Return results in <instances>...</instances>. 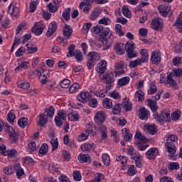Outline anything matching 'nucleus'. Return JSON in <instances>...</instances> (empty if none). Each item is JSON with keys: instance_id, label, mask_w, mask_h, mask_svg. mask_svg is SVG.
<instances>
[{"instance_id": "obj_47", "label": "nucleus", "mask_w": 182, "mask_h": 182, "mask_svg": "<svg viewBox=\"0 0 182 182\" xmlns=\"http://www.w3.org/2000/svg\"><path fill=\"white\" fill-rule=\"evenodd\" d=\"M102 161L105 166H109L110 164V156L107 154H103Z\"/></svg>"}, {"instance_id": "obj_31", "label": "nucleus", "mask_w": 182, "mask_h": 182, "mask_svg": "<svg viewBox=\"0 0 182 182\" xmlns=\"http://www.w3.org/2000/svg\"><path fill=\"white\" fill-rule=\"evenodd\" d=\"M102 105L105 109H111L113 102H112V100L109 98H105L103 100Z\"/></svg>"}, {"instance_id": "obj_22", "label": "nucleus", "mask_w": 182, "mask_h": 182, "mask_svg": "<svg viewBox=\"0 0 182 182\" xmlns=\"http://www.w3.org/2000/svg\"><path fill=\"white\" fill-rule=\"evenodd\" d=\"M88 56V60L90 62H95L96 60H99L100 59V55L97 53L95 52H90L87 54Z\"/></svg>"}, {"instance_id": "obj_56", "label": "nucleus", "mask_w": 182, "mask_h": 182, "mask_svg": "<svg viewBox=\"0 0 182 182\" xmlns=\"http://www.w3.org/2000/svg\"><path fill=\"white\" fill-rule=\"evenodd\" d=\"M48 29H50V31L56 32V29H58V23H56L55 21H52L48 26Z\"/></svg>"}, {"instance_id": "obj_12", "label": "nucleus", "mask_w": 182, "mask_h": 182, "mask_svg": "<svg viewBox=\"0 0 182 182\" xmlns=\"http://www.w3.org/2000/svg\"><path fill=\"white\" fill-rule=\"evenodd\" d=\"M0 153L3 154V156L14 157L16 154V150L10 149L6 151V146L4 144H2L0 146Z\"/></svg>"}, {"instance_id": "obj_21", "label": "nucleus", "mask_w": 182, "mask_h": 182, "mask_svg": "<svg viewBox=\"0 0 182 182\" xmlns=\"http://www.w3.org/2000/svg\"><path fill=\"white\" fill-rule=\"evenodd\" d=\"M159 11V14H161L162 16H167V15H168V12L171 11V9L168 6H160Z\"/></svg>"}, {"instance_id": "obj_18", "label": "nucleus", "mask_w": 182, "mask_h": 182, "mask_svg": "<svg viewBox=\"0 0 182 182\" xmlns=\"http://www.w3.org/2000/svg\"><path fill=\"white\" fill-rule=\"evenodd\" d=\"M173 26H176L178 32L182 33V12L179 14V17L176 19Z\"/></svg>"}, {"instance_id": "obj_46", "label": "nucleus", "mask_w": 182, "mask_h": 182, "mask_svg": "<svg viewBox=\"0 0 182 182\" xmlns=\"http://www.w3.org/2000/svg\"><path fill=\"white\" fill-rule=\"evenodd\" d=\"M50 144L52 146V151H55V150H56V149H58V147L59 146V142L58 141V138H56L55 139H52L50 141Z\"/></svg>"}, {"instance_id": "obj_25", "label": "nucleus", "mask_w": 182, "mask_h": 182, "mask_svg": "<svg viewBox=\"0 0 182 182\" xmlns=\"http://www.w3.org/2000/svg\"><path fill=\"white\" fill-rule=\"evenodd\" d=\"M9 14L13 15V16H18V14H19V8L15 7L14 5L11 4L9 6Z\"/></svg>"}, {"instance_id": "obj_2", "label": "nucleus", "mask_w": 182, "mask_h": 182, "mask_svg": "<svg viewBox=\"0 0 182 182\" xmlns=\"http://www.w3.org/2000/svg\"><path fill=\"white\" fill-rule=\"evenodd\" d=\"M53 114H55V108L53 106H50L48 109H46L43 114L38 115L39 121L38 122V126L43 127L45 124L49 122V117H53Z\"/></svg>"}, {"instance_id": "obj_7", "label": "nucleus", "mask_w": 182, "mask_h": 182, "mask_svg": "<svg viewBox=\"0 0 182 182\" xmlns=\"http://www.w3.org/2000/svg\"><path fill=\"white\" fill-rule=\"evenodd\" d=\"M4 127H5L6 132L9 134L12 143H16V141H18V135L16 134V132H15V129L9 126L8 123H4Z\"/></svg>"}, {"instance_id": "obj_17", "label": "nucleus", "mask_w": 182, "mask_h": 182, "mask_svg": "<svg viewBox=\"0 0 182 182\" xmlns=\"http://www.w3.org/2000/svg\"><path fill=\"white\" fill-rule=\"evenodd\" d=\"M13 168L16 171V177L18 178H21V177L25 174V171H23V169L21 167V164H16L13 166Z\"/></svg>"}, {"instance_id": "obj_32", "label": "nucleus", "mask_w": 182, "mask_h": 182, "mask_svg": "<svg viewBox=\"0 0 182 182\" xmlns=\"http://www.w3.org/2000/svg\"><path fill=\"white\" fill-rule=\"evenodd\" d=\"M129 82H130V77H124L118 80V85H120V86H126V85H129Z\"/></svg>"}, {"instance_id": "obj_8", "label": "nucleus", "mask_w": 182, "mask_h": 182, "mask_svg": "<svg viewBox=\"0 0 182 182\" xmlns=\"http://www.w3.org/2000/svg\"><path fill=\"white\" fill-rule=\"evenodd\" d=\"M89 136H96V132H93V129H92V127L90 125L88 128L85 129L84 132H82L79 136H78V141H83L84 140H86Z\"/></svg>"}, {"instance_id": "obj_10", "label": "nucleus", "mask_w": 182, "mask_h": 182, "mask_svg": "<svg viewBox=\"0 0 182 182\" xmlns=\"http://www.w3.org/2000/svg\"><path fill=\"white\" fill-rule=\"evenodd\" d=\"M43 29H45V25L42 23H36L34 26L31 28V31L36 36H39V35H42V32H43Z\"/></svg>"}, {"instance_id": "obj_28", "label": "nucleus", "mask_w": 182, "mask_h": 182, "mask_svg": "<svg viewBox=\"0 0 182 182\" xmlns=\"http://www.w3.org/2000/svg\"><path fill=\"white\" fill-rule=\"evenodd\" d=\"M95 144H89L87 142L85 143L84 144L81 145V150L82 151H90L92 149H93V146Z\"/></svg>"}, {"instance_id": "obj_53", "label": "nucleus", "mask_w": 182, "mask_h": 182, "mask_svg": "<svg viewBox=\"0 0 182 182\" xmlns=\"http://www.w3.org/2000/svg\"><path fill=\"white\" fill-rule=\"evenodd\" d=\"M92 2L90 0H84L80 4V9H82L83 6H90Z\"/></svg>"}, {"instance_id": "obj_29", "label": "nucleus", "mask_w": 182, "mask_h": 182, "mask_svg": "<svg viewBox=\"0 0 182 182\" xmlns=\"http://www.w3.org/2000/svg\"><path fill=\"white\" fill-rule=\"evenodd\" d=\"M48 150H49V146L48 144H43L38 151L39 154H42L45 156L48 153Z\"/></svg>"}, {"instance_id": "obj_45", "label": "nucleus", "mask_w": 182, "mask_h": 182, "mask_svg": "<svg viewBox=\"0 0 182 182\" xmlns=\"http://www.w3.org/2000/svg\"><path fill=\"white\" fill-rule=\"evenodd\" d=\"M181 114V112L178 109L176 110L172 114H171V119L172 120H178L180 119Z\"/></svg>"}, {"instance_id": "obj_34", "label": "nucleus", "mask_w": 182, "mask_h": 182, "mask_svg": "<svg viewBox=\"0 0 182 182\" xmlns=\"http://www.w3.org/2000/svg\"><path fill=\"white\" fill-rule=\"evenodd\" d=\"M101 12L99 10H94L92 11L90 16V19L91 21H96L97 19V17L99 15H100Z\"/></svg>"}, {"instance_id": "obj_43", "label": "nucleus", "mask_w": 182, "mask_h": 182, "mask_svg": "<svg viewBox=\"0 0 182 182\" xmlns=\"http://www.w3.org/2000/svg\"><path fill=\"white\" fill-rule=\"evenodd\" d=\"M18 124L20 127H25V126L28 125V118H21L18 122Z\"/></svg>"}, {"instance_id": "obj_15", "label": "nucleus", "mask_w": 182, "mask_h": 182, "mask_svg": "<svg viewBox=\"0 0 182 182\" xmlns=\"http://www.w3.org/2000/svg\"><path fill=\"white\" fill-rule=\"evenodd\" d=\"M98 65H99L97 67L96 70L98 73L103 75V73H105V72H106V70L107 69V62H106V60H102Z\"/></svg>"}, {"instance_id": "obj_38", "label": "nucleus", "mask_w": 182, "mask_h": 182, "mask_svg": "<svg viewBox=\"0 0 182 182\" xmlns=\"http://www.w3.org/2000/svg\"><path fill=\"white\" fill-rule=\"evenodd\" d=\"M80 87V85L78 83H74L70 86L69 92L70 93H76V92L79 90Z\"/></svg>"}, {"instance_id": "obj_61", "label": "nucleus", "mask_w": 182, "mask_h": 182, "mask_svg": "<svg viewBox=\"0 0 182 182\" xmlns=\"http://www.w3.org/2000/svg\"><path fill=\"white\" fill-rule=\"evenodd\" d=\"M137 65H141L140 63V58H137L134 61H131L129 63V68H136Z\"/></svg>"}, {"instance_id": "obj_37", "label": "nucleus", "mask_w": 182, "mask_h": 182, "mask_svg": "<svg viewBox=\"0 0 182 182\" xmlns=\"http://www.w3.org/2000/svg\"><path fill=\"white\" fill-rule=\"evenodd\" d=\"M122 104H117L112 107L113 114H119L122 112Z\"/></svg>"}, {"instance_id": "obj_1", "label": "nucleus", "mask_w": 182, "mask_h": 182, "mask_svg": "<svg viewBox=\"0 0 182 182\" xmlns=\"http://www.w3.org/2000/svg\"><path fill=\"white\" fill-rule=\"evenodd\" d=\"M106 120V114L105 112L100 111L96 113L95 116V122L99 126L100 133L101 134V139H105L107 137V127L103 124Z\"/></svg>"}, {"instance_id": "obj_11", "label": "nucleus", "mask_w": 182, "mask_h": 182, "mask_svg": "<svg viewBox=\"0 0 182 182\" xmlns=\"http://www.w3.org/2000/svg\"><path fill=\"white\" fill-rule=\"evenodd\" d=\"M114 49L117 55H123L127 49V43H117L114 44Z\"/></svg>"}, {"instance_id": "obj_35", "label": "nucleus", "mask_w": 182, "mask_h": 182, "mask_svg": "<svg viewBox=\"0 0 182 182\" xmlns=\"http://www.w3.org/2000/svg\"><path fill=\"white\" fill-rule=\"evenodd\" d=\"M17 85L21 89H29L31 87V84L28 82L18 81Z\"/></svg>"}, {"instance_id": "obj_14", "label": "nucleus", "mask_w": 182, "mask_h": 182, "mask_svg": "<svg viewBox=\"0 0 182 182\" xmlns=\"http://www.w3.org/2000/svg\"><path fill=\"white\" fill-rule=\"evenodd\" d=\"M151 60L154 65H159V63H160V60H161L160 51H154L151 57Z\"/></svg>"}, {"instance_id": "obj_6", "label": "nucleus", "mask_w": 182, "mask_h": 182, "mask_svg": "<svg viewBox=\"0 0 182 182\" xmlns=\"http://www.w3.org/2000/svg\"><path fill=\"white\" fill-rule=\"evenodd\" d=\"M148 105L149 106L150 109L154 112V116L158 123H163V119L159 113H157V102L154 100H148Z\"/></svg>"}, {"instance_id": "obj_62", "label": "nucleus", "mask_w": 182, "mask_h": 182, "mask_svg": "<svg viewBox=\"0 0 182 182\" xmlns=\"http://www.w3.org/2000/svg\"><path fill=\"white\" fill-rule=\"evenodd\" d=\"M173 74L176 76V77H182V69H173Z\"/></svg>"}, {"instance_id": "obj_59", "label": "nucleus", "mask_w": 182, "mask_h": 182, "mask_svg": "<svg viewBox=\"0 0 182 182\" xmlns=\"http://www.w3.org/2000/svg\"><path fill=\"white\" fill-rule=\"evenodd\" d=\"M99 23L100 25H109L110 23V19L109 18L103 17L100 19Z\"/></svg>"}, {"instance_id": "obj_19", "label": "nucleus", "mask_w": 182, "mask_h": 182, "mask_svg": "<svg viewBox=\"0 0 182 182\" xmlns=\"http://www.w3.org/2000/svg\"><path fill=\"white\" fill-rule=\"evenodd\" d=\"M139 117L141 119V120H147V119H149V112L146 108H140Z\"/></svg>"}, {"instance_id": "obj_5", "label": "nucleus", "mask_w": 182, "mask_h": 182, "mask_svg": "<svg viewBox=\"0 0 182 182\" xmlns=\"http://www.w3.org/2000/svg\"><path fill=\"white\" fill-rule=\"evenodd\" d=\"M117 72L114 71V73H110L107 75H103L100 80H105L104 83L107 85V87H112L113 86V83L116 80V76H117Z\"/></svg>"}, {"instance_id": "obj_44", "label": "nucleus", "mask_w": 182, "mask_h": 182, "mask_svg": "<svg viewBox=\"0 0 182 182\" xmlns=\"http://www.w3.org/2000/svg\"><path fill=\"white\" fill-rule=\"evenodd\" d=\"M15 117H16V116L12 111H10L7 114V120L9 122V123H14Z\"/></svg>"}, {"instance_id": "obj_55", "label": "nucleus", "mask_w": 182, "mask_h": 182, "mask_svg": "<svg viewBox=\"0 0 182 182\" xmlns=\"http://www.w3.org/2000/svg\"><path fill=\"white\" fill-rule=\"evenodd\" d=\"M92 23H86L84 24L82 27V31L84 33H87V32H89V30L92 28Z\"/></svg>"}, {"instance_id": "obj_42", "label": "nucleus", "mask_w": 182, "mask_h": 182, "mask_svg": "<svg viewBox=\"0 0 182 182\" xmlns=\"http://www.w3.org/2000/svg\"><path fill=\"white\" fill-rule=\"evenodd\" d=\"M122 14L127 18H132V13L129 11V7H127V6H124L122 7Z\"/></svg>"}, {"instance_id": "obj_27", "label": "nucleus", "mask_w": 182, "mask_h": 182, "mask_svg": "<svg viewBox=\"0 0 182 182\" xmlns=\"http://www.w3.org/2000/svg\"><path fill=\"white\" fill-rule=\"evenodd\" d=\"M122 134H123V137H124V139L125 140V141H130V139H132V137H133V135L132 134H130L129 130H127V129H126V128L122 129Z\"/></svg>"}, {"instance_id": "obj_36", "label": "nucleus", "mask_w": 182, "mask_h": 182, "mask_svg": "<svg viewBox=\"0 0 182 182\" xmlns=\"http://www.w3.org/2000/svg\"><path fill=\"white\" fill-rule=\"evenodd\" d=\"M122 105L124 107H125V112H130V110H132V103H130L127 99H124Z\"/></svg>"}, {"instance_id": "obj_39", "label": "nucleus", "mask_w": 182, "mask_h": 182, "mask_svg": "<svg viewBox=\"0 0 182 182\" xmlns=\"http://www.w3.org/2000/svg\"><path fill=\"white\" fill-rule=\"evenodd\" d=\"M63 18L65 21H69L70 19V8L65 9L63 12Z\"/></svg>"}, {"instance_id": "obj_60", "label": "nucleus", "mask_w": 182, "mask_h": 182, "mask_svg": "<svg viewBox=\"0 0 182 182\" xmlns=\"http://www.w3.org/2000/svg\"><path fill=\"white\" fill-rule=\"evenodd\" d=\"M4 173L7 176H11L14 173V170L11 166H6L3 170Z\"/></svg>"}, {"instance_id": "obj_4", "label": "nucleus", "mask_w": 182, "mask_h": 182, "mask_svg": "<svg viewBox=\"0 0 182 182\" xmlns=\"http://www.w3.org/2000/svg\"><path fill=\"white\" fill-rule=\"evenodd\" d=\"M75 48H76V46H75V44H71L68 47L67 58H72V56H75L76 60H77L78 62H82V60H83V54L80 52V50H76L75 53Z\"/></svg>"}, {"instance_id": "obj_52", "label": "nucleus", "mask_w": 182, "mask_h": 182, "mask_svg": "<svg viewBox=\"0 0 182 182\" xmlns=\"http://www.w3.org/2000/svg\"><path fill=\"white\" fill-rule=\"evenodd\" d=\"M36 150V143H35V141L29 143L28 151L29 153H32L33 151H35Z\"/></svg>"}, {"instance_id": "obj_20", "label": "nucleus", "mask_w": 182, "mask_h": 182, "mask_svg": "<svg viewBox=\"0 0 182 182\" xmlns=\"http://www.w3.org/2000/svg\"><path fill=\"white\" fill-rule=\"evenodd\" d=\"M73 32V30L72 28H70V26L66 25L63 33L64 36H65L66 39H70V36H72V33Z\"/></svg>"}, {"instance_id": "obj_9", "label": "nucleus", "mask_w": 182, "mask_h": 182, "mask_svg": "<svg viewBox=\"0 0 182 182\" xmlns=\"http://www.w3.org/2000/svg\"><path fill=\"white\" fill-rule=\"evenodd\" d=\"M127 53L129 59H132V58H136L137 56V52L134 50V43L127 42Z\"/></svg>"}, {"instance_id": "obj_30", "label": "nucleus", "mask_w": 182, "mask_h": 182, "mask_svg": "<svg viewBox=\"0 0 182 182\" xmlns=\"http://www.w3.org/2000/svg\"><path fill=\"white\" fill-rule=\"evenodd\" d=\"M78 160L82 163H90V156L87 154L78 156Z\"/></svg>"}, {"instance_id": "obj_3", "label": "nucleus", "mask_w": 182, "mask_h": 182, "mask_svg": "<svg viewBox=\"0 0 182 182\" xmlns=\"http://www.w3.org/2000/svg\"><path fill=\"white\" fill-rule=\"evenodd\" d=\"M91 31L92 32H93V33H95L96 35H100L101 38H102L103 45H107L108 41L106 36H107L109 33H110V28H104L103 26L97 25L96 26L92 27Z\"/></svg>"}, {"instance_id": "obj_24", "label": "nucleus", "mask_w": 182, "mask_h": 182, "mask_svg": "<svg viewBox=\"0 0 182 182\" xmlns=\"http://www.w3.org/2000/svg\"><path fill=\"white\" fill-rule=\"evenodd\" d=\"M144 129L146 130L147 133L151 134L152 136L157 133V129H156V125H144Z\"/></svg>"}, {"instance_id": "obj_33", "label": "nucleus", "mask_w": 182, "mask_h": 182, "mask_svg": "<svg viewBox=\"0 0 182 182\" xmlns=\"http://www.w3.org/2000/svg\"><path fill=\"white\" fill-rule=\"evenodd\" d=\"M135 97H137L138 102L144 100V92L141 90H139L135 92Z\"/></svg>"}, {"instance_id": "obj_40", "label": "nucleus", "mask_w": 182, "mask_h": 182, "mask_svg": "<svg viewBox=\"0 0 182 182\" xmlns=\"http://www.w3.org/2000/svg\"><path fill=\"white\" fill-rule=\"evenodd\" d=\"M60 85L63 89H68L70 86V80L69 79H64L60 82Z\"/></svg>"}, {"instance_id": "obj_58", "label": "nucleus", "mask_w": 182, "mask_h": 182, "mask_svg": "<svg viewBox=\"0 0 182 182\" xmlns=\"http://www.w3.org/2000/svg\"><path fill=\"white\" fill-rule=\"evenodd\" d=\"M88 100V105L90 106V107H96L97 106V100L96 99H90L89 98Z\"/></svg>"}, {"instance_id": "obj_57", "label": "nucleus", "mask_w": 182, "mask_h": 182, "mask_svg": "<svg viewBox=\"0 0 182 182\" xmlns=\"http://www.w3.org/2000/svg\"><path fill=\"white\" fill-rule=\"evenodd\" d=\"M42 73H43V69L42 68H38L32 72V75L34 77L36 76H42Z\"/></svg>"}, {"instance_id": "obj_54", "label": "nucleus", "mask_w": 182, "mask_h": 182, "mask_svg": "<svg viewBox=\"0 0 182 182\" xmlns=\"http://www.w3.org/2000/svg\"><path fill=\"white\" fill-rule=\"evenodd\" d=\"M157 92V87L155 84H151L150 89L148 90V95H154Z\"/></svg>"}, {"instance_id": "obj_50", "label": "nucleus", "mask_w": 182, "mask_h": 182, "mask_svg": "<svg viewBox=\"0 0 182 182\" xmlns=\"http://www.w3.org/2000/svg\"><path fill=\"white\" fill-rule=\"evenodd\" d=\"M136 173H137V171L136 170V168H134V165H131L129 167L127 173L129 176H134V174H136Z\"/></svg>"}, {"instance_id": "obj_49", "label": "nucleus", "mask_w": 182, "mask_h": 182, "mask_svg": "<svg viewBox=\"0 0 182 182\" xmlns=\"http://www.w3.org/2000/svg\"><path fill=\"white\" fill-rule=\"evenodd\" d=\"M135 138L138 139L139 140H141V141H143L144 143H145V141H147V139H146V136L143 135L140 132L136 133Z\"/></svg>"}, {"instance_id": "obj_16", "label": "nucleus", "mask_w": 182, "mask_h": 182, "mask_svg": "<svg viewBox=\"0 0 182 182\" xmlns=\"http://www.w3.org/2000/svg\"><path fill=\"white\" fill-rule=\"evenodd\" d=\"M163 26V23H161V20L159 18H153L151 21V28L154 29V31H157L159 28Z\"/></svg>"}, {"instance_id": "obj_63", "label": "nucleus", "mask_w": 182, "mask_h": 182, "mask_svg": "<svg viewBox=\"0 0 182 182\" xmlns=\"http://www.w3.org/2000/svg\"><path fill=\"white\" fill-rule=\"evenodd\" d=\"M26 49L23 47H21L16 53V56H22L25 53Z\"/></svg>"}, {"instance_id": "obj_41", "label": "nucleus", "mask_w": 182, "mask_h": 182, "mask_svg": "<svg viewBox=\"0 0 182 182\" xmlns=\"http://www.w3.org/2000/svg\"><path fill=\"white\" fill-rule=\"evenodd\" d=\"M168 168H169V170H171V171H173V170H178V168H180V165L177 162H171L168 165Z\"/></svg>"}, {"instance_id": "obj_51", "label": "nucleus", "mask_w": 182, "mask_h": 182, "mask_svg": "<svg viewBox=\"0 0 182 182\" xmlns=\"http://www.w3.org/2000/svg\"><path fill=\"white\" fill-rule=\"evenodd\" d=\"M115 32L117 33L118 36H123L124 35V33L122 31V25L120 24L115 26Z\"/></svg>"}, {"instance_id": "obj_26", "label": "nucleus", "mask_w": 182, "mask_h": 182, "mask_svg": "<svg viewBox=\"0 0 182 182\" xmlns=\"http://www.w3.org/2000/svg\"><path fill=\"white\" fill-rule=\"evenodd\" d=\"M156 151H157V149L151 148L149 149V151L146 153L147 159L149 160H153V159L156 158Z\"/></svg>"}, {"instance_id": "obj_48", "label": "nucleus", "mask_w": 182, "mask_h": 182, "mask_svg": "<svg viewBox=\"0 0 182 182\" xmlns=\"http://www.w3.org/2000/svg\"><path fill=\"white\" fill-rule=\"evenodd\" d=\"M73 176L75 181H80L82 180V175H80V171H79L73 172Z\"/></svg>"}, {"instance_id": "obj_64", "label": "nucleus", "mask_w": 182, "mask_h": 182, "mask_svg": "<svg viewBox=\"0 0 182 182\" xmlns=\"http://www.w3.org/2000/svg\"><path fill=\"white\" fill-rule=\"evenodd\" d=\"M166 148L169 154H174V153H176V146L172 145V146H169L168 145V146H166Z\"/></svg>"}, {"instance_id": "obj_23", "label": "nucleus", "mask_w": 182, "mask_h": 182, "mask_svg": "<svg viewBox=\"0 0 182 182\" xmlns=\"http://www.w3.org/2000/svg\"><path fill=\"white\" fill-rule=\"evenodd\" d=\"M140 54L141 55V58H139V63H141V64L149 60V53L147 52V50H141Z\"/></svg>"}, {"instance_id": "obj_13", "label": "nucleus", "mask_w": 182, "mask_h": 182, "mask_svg": "<svg viewBox=\"0 0 182 182\" xmlns=\"http://www.w3.org/2000/svg\"><path fill=\"white\" fill-rule=\"evenodd\" d=\"M92 96V94H90V92H81L77 96V99L79 102H81L82 103H86V102H87V100H89V98Z\"/></svg>"}]
</instances>
